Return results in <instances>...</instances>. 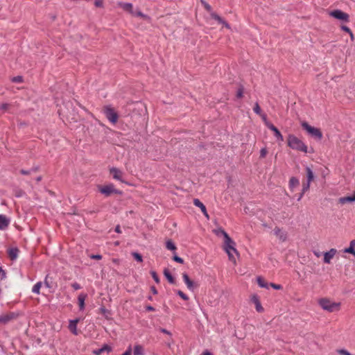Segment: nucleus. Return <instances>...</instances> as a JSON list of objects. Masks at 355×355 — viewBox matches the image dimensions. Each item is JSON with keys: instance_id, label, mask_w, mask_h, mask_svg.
<instances>
[{"instance_id": "1a4fd4ad", "label": "nucleus", "mask_w": 355, "mask_h": 355, "mask_svg": "<svg viewBox=\"0 0 355 355\" xmlns=\"http://www.w3.org/2000/svg\"><path fill=\"white\" fill-rule=\"evenodd\" d=\"M337 253V250L335 248H331L329 251L325 252L323 254L324 258L323 261L325 263H331L332 259L335 257Z\"/></svg>"}, {"instance_id": "5701e85b", "label": "nucleus", "mask_w": 355, "mask_h": 355, "mask_svg": "<svg viewBox=\"0 0 355 355\" xmlns=\"http://www.w3.org/2000/svg\"><path fill=\"white\" fill-rule=\"evenodd\" d=\"M193 204L195 206L199 207L202 212H205V210H207L205 206L198 198L193 200Z\"/></svg>"}, {"instance_id": "4468645a", "label": "nucleus", "mask_w": 355, "mask_h": 355, "mask_svg": "<svg viewBox=\"0 0 355 355\" xmlns=\"http://www.w3.org/2000/svg\"><path fill=\"white\" fill-rule=\"evenodd\" d=\"M182 278L184 279V283L186 284L187 288L190 291H193L195 288V284L193 281H191L187 273L182 274Z\"/></svg>"}, {"instance_id": "393cba45", "label": "nucleus", "mask_w": 355, "mask_h": 355, "mask_svg": "<svg viewBox=\"0 0 355 355\" xmlns=\"http://www.w3.org/2000/svg\"><path fill=\"white\" fill-rule=\"evenodd\" d=\"M306 175H307V182H311L314 179V175L312 170L309 167L306 168Z\"/></svg>"}, {"instance_id": "c9c22d12", "label": "nucleus", "mask_w": 355, "mask_h": 355, "mask_svg": "<svg viewBox=\"0 0 355 355\" xmlns=\"http://www.w3.org/2000/svg\"><path fill=\"white\" fill-rule=\"evenodd\" d=\"M268 154V150L266 147L262 148L260 150V157L261 158H265Z\"/></svg>"}, {"instance_id": "0e129e2a", "label": "nucleus", "mask_w": 355, "mask_h": 355, "mask_svg": "<svg viewBox=\"0 0 355 355\" xmlns=\"http://www.w3.org/2000/svg\"><path fill=\"white\" fill-rule=\"evenodd\" d=\"M115 231L117 232V233H121V229H120V227L119 226H116V229H115Z\"/></svg>"}, {"instance_id": "c756f323", "label": "nucleus", "mask_w": 355, "mask_h": 355, "mask_svg": "<svg viewBox=\"0 0 355 355\" xmlns=\"http://www.w3.org/2000/svg\"><path fill=\"white\" fill-rule=\"evenodd\" d=\"M18 250L16 248H12L9 250V255L12 259H15L17 257Z\"/></svg>"}, {"instance_id": "680f3d73", "label": "nucleus", "mask_w": 355, "mask_h": 355, "mask_svg": "<svg viewBox=\"0 0 355 355\" xmlns=\"http://www.w3.org/2000/svg\"><path fill=\"white\" fill-rule=\"evenodd\" d=\"M202 214H204V216L207 218L209 219V216L207 211V210H205V212H202Z\"/></svg>"}, {"instance_id": "c85d7f7f", "label": "nucleus", "mask_w": 355, "mask_h": 355, "mask_svg": "<svg viewBox=\"0 0 355 355\" xmlns=\"http://www.w3.org/2000/svg\"><path fill=\"white\" fill-rule=\"evenodd\" d=\"M274 231H275V235L279 236L280 239H282V241L285 240L286 236L284 234V233L282 232V230L279 228H275Z\"/></svg>"}, {"instance_id": "f03ea898", "label": "nucleus", "mask_w": 355, "mask_h": 355, "mask_svg": "<svg viewBox=\"0 0 355 355\" xmlns=\"http://www.w3.org/2000/svg\"><path fill=\"white\" fill-rule=\"evenodd\" d=\"M318 303L322 310L329 313L337 312L341 309V302L333 301L327 297L319 299Z\"/></svg>"}, {"instance_id": "6ab92c4d", "label": "nucleus", "mask_w": 355, "mask_h": 355, "mask_svg": "<svg viewBox=\"0 0 355 355\" xmlns=\"http://www.w3.org/2000/svg\"><path fill=\"white\" fill-rule=\"evenodd\" d=\"M300 184L299 180L295 177L290 179L289 187L291 190H293L295 187H297Z\"/></svg>"}, {"instance_id": "338daca9", "label": "nucleus", "mask_w": 355, "mask_h": 355, "mask_svg": "<svg viewBox=\"0 0 355 355\" xmlns=\"http://www.w3.org/2000/svg\"><path fill=\"white\" fill-rule=\"evenodd\" d=\"M202 355H211V354L209 352H205Z\"/></svg>"}, {"instance_id": "a211bd4d", "label": "nucleus", "mask_w": 355, "mask_h": 355, "mask_svg": "<svg viewBox=\"0 0 355 355\" xmlns=\"http://www.w3.org/2000/svg\"><path fill=\"white\" fill-rule=\"evenodd\" d=\"M355 240H352L349 243V246L344 250V252L349 253L355 256Z\"/></svg>"}, {"instance_id": "a878e982", "label": "nucleus", "mask_w": 355, "mask_h": 355, "mask_svg": "<svg viewBox=\"0 0 355 355\" xmlns=\"http://www.w3.org/2000/svg\"><path fill=\"white\" fill-rule=\"evenodd\" d=\"M144 354V349L141 345H135L134 347V355H142Z\"/></svg>"}, {"instance_id": "473e14b6", "label": "nucleus", "mask_w": 355, "mask_h": 355, "mask_svg": "<svg viewBox=\"0 0 355 355\" xmlns=\"http://www.w3.org/2000/svg\"><path fill=\"white\" fill-rule=\"evenodd\" d=\"M259 116L261 117V119H262V120L263 121V122H264L265 125H266L268 128V125H271V124H272L271 123H270V122L268 121V119H267V116H266V115L265 114L261 113Z\"/></svg>"}, {"instance_id": "7ed1b4c3", "label": "nucleus", "mask_w": 355, "mask_h": 355, "mask_svg": "<svg viewBox=\"0 0 355 355\" xmlns=\"http://www.w3.org/2000/svg\"><path fill=\"white\" fill-rule=\"evenodd\" d=\"M288 146L295 150L307 153L306 145L294 135H289L287 138Z\"/></svg>"}, {"instance_id": "aec40b11", "label": "nucleus", "mask_w": 355, "mask_h": 355, "mask_svg": "<svg viewBox=\"0 0 355 355\" xmlns=\"http://www.w3.org/2000/svg\"><path fill=\"white\" fill-rule=\"evenodd\" d=\"M12 318V315L3 314L0 315V323L6 324Z\"/></svg>"}, {"instance_id": "ea45409f", "label": "nucleus", "mask_w": 355, "mask_h": 355, "mask_svg": "<svg viewBox=\"0 0 355 355\" xmlns=\"http://www.w3.org/2000/svg\"><path fill=\"white\" fill-rule=\"evenodd\" d=\"M94 5L96 7L101 8L103 6V0H95Z\"/></svg>"}, {"instance_id": "864d4df0", "label": "nucleus", "mask_w": 355, "mask_h": 355, "mask_svg": "<svg viewBox=\"0 0 355 355\" xmlns=\"http://www.w3.org/2000/svg\"><path fill=\"white\" fill-rule=\"evenodd\" d=\"M131 347H130L122 355H131Z\"/></svg>"}, {"instance_id": "f3484780", "label": "nucleus", "mask_w": 355, "mask_h": 355, "mask_svg": "<svg viewBox=\"0 0 355 355\" xmlns=\"http://www.w3.org/2000/svg\"><path fill=\"white\" fill-rule=\"evenodd\" d=\"M86 298L87 294L85 293H80L78 297V303L80 311H83L85 309V301Z\"/></svg>"}, {"instance_id": "b1692460", "label": "nucleus", "mask_w": 355, "mask_h": 355, "mask_svg": "<svg viewBox=\"0 0 355 355\" xmlns=\"http://www.w3.org/2000/svg\"><path fill=\"white\" fill-rule=\"evenodd\" d=\"M213 232L218 236H223V239L225 238L226 235H228L227 233L220 227L214 230Z\"/></svg>"}, {"instance_id": "dca6fc26", "label": "nucleus", "mask_w": 355, "mask_h": 355, "mask_svg": "<svg viewBox=\"0 0 355 355\" xmlns=\"http://www.w3.org/2000/svg\"><path fill=\"white\" fill-rule=\"evenodd\" d=\"M268 128L274 132L275 137L279 141H282L284 140V137H283L282 135L273 124H271L270 125H268Z\"/></svg>"}, {"instance_id": "3c124183", "label": "nucleus", "mask_w": 355, "mask_h": 355, "mask_svg": "<svg viewBox=\"0 0 355 355\" xmlns=\"http://www.w3.org/2000/svg\"><path fill=\"white\" fill-rule=\"evenodd\" d=\"M338 352L341 355H346L348 351H347L346 349H339Z\"/></svg>"}, {"instance_id": "2f4dec72", "label": "nucleus", "mask_w": 355, "mask_h": 355, "mask_svg": "<svg viewBox=\"0 0 355 355\" xmlns=\"http://www.w3.org/2000/svg\"><path fill=\"white\" fill-rule=\"evenodd\" d=\"M133 15V16L141 17H142V18H144V19H149V17H148L147 15H146L143 14V13H142L141 11H139V10L135 11V14H134V15Z\"/></svg>"}, {"instance_id": "5fc2aeb1", "label": "nucleus", "mask_w": 355, "mask_h": 355, "mask_svg": "<svg viewBox=\"0 0 355 355\" xmlns=\"http://www.w3.org/2000/svg\"><path fill=\"white\" fill-rule=\"evenodd\" d=\"M160 331L164 334L171 336V333L165 329H161Z\"/></svg>"}, {"instance_id": "bf43d9fd", "label": "nucleus", "mask_w": 355, "mask_h": 355, "mask_svg": "<svg viewBox=\"0 0 355 355\" xmlns=\"http://www.w3.org/2000/svg\"><path fill=\"white\" fill-rule=\"evenodd\" d=\"M8 107V104H3V105H1V108L2 110H6V109H7Z\"/></svg>"}, {"instance_id": "e2e57ef3", "label": "nucleus", "mask_w": 355, "mask_h": 355, "mask_svg": "<svg viewBox=\"0 0 355 355\" xmlns=\"http://www.w3.org/2000/svg\"><path fill=\"white\" fill-rule=\"evenodd\" d=\"M146 310H148V311H154L155 309H154V308H153V306H148L146 307Z\"/></svg>"}, {"instance_id": "4c0bfd02", "label": "nucleus", "mask_w": 355, "mask_h": 355, "mask_svg": "<svg viewBox=\"0 0 355 355\" xmlns=\"http://www.w3.org/2000/svg\"><path fill=\"white\" fill-rule=\"evenodd\" d=\"M134 258L139 262H142L143 259L142 257L137 252H132V253Z\"/></svg>"}, {"instance_id": "37998d69", "label": "nucleus", "mask_w": 355, "mask_h": 355, "mask_svg": "<svg viewBox=\"0 0 355 355\" xmlns=\"http://www.w3.org/2000/svg\"><path fill=\"white\" fill-rule=\"evenodd\" d=\"M270 286L272 288H273L274 289H276V290H280V289H282V288L281 285H279V284H273V283H271V284H270Z\"/></svg>"}, {"instance_id": "e433bc0d", "label": "nucleus", "mask_w": 355, "mask_h": 355, "mask_svg": "<svg viewBox=\"0 0 355 355\" xmlns=\"http://www.w3.org/2000/svg\"><path fill=\"white\" fill-rule=\"evenodd\" d=\"M211 16L213 19H214L215 20H216L218 23L220 24V22L223 21V19L218 16L217 14L214 13V12H211Z\"/></svg>"}, {"instance_id": "c03bdc74", "label": "nucleus", "mask_w": 355, "mask_h": 355, "mask_svg": "<svg viewBox=\"0 0 355 355\" xmlns=\"http://www.w3.org/2000/svg\"><path fill=\"white\" fill-rule=\"evenodd\" d=\"M12 81L15 83H21L22 81L21 76H16L12 78Z\"/></svg>"}, {"instance_id": "7c9ffc66", "label": "nucleus", "mask_w": 355, "mask_h": 355, "mask_svg": "<svg viewBox=\"0 0 355 355\" xmlns=\"http://www.w3.org/2000/svg\"><path fill=\"white\" fill-rule=\"evenodd\" d=\"M41 286H42V282H37L36 283L34 286L33 287V289H32V291L34 293H36V294H39L40 293V290L41 288Z\"/></svg>"}, {"instance_id": "20e7f679", "label": "nucleus", "mask_w": 355, "mask_h": 355, "mask_svg": "<svg viewBox=\"0 0 355 355\" xmlns=\"http://www.w3.org/2000/svg\"><path fill=\"white\" fill-rule=\"evenodd\" d=\"M302 128L306 130V131L312 137L318 139H321L322 137V134L321 132V131L320 130V129L317 128H314L311 125H310L308 123L306 122H302L301 123Z\"/></svg>"}, {"instance_id": "bb28decb", "label": "nucleus", "mask_w": 355, "mask_h": 355, "mask_svg": "<svg viewBox=\"0 0 355 355\" xmlns=\"http://www.w3.org/2000/svg\"><path fill=\"white\" fill-rule=\"evenodd\" d=\"M166 247L169 250H171V251H175L176 250V246L173 243V241L171 240H168L166 242Z\"/></svg>"}, {"instance_id": "6e6d98bb", "label": "nucleus", "mask_w": 355, "mask_h": 355, "mask_svg": "<svg viewBox=\"0 0 355 355\" xmlns=\"http://www.w3.org/2000/svg\"><path fill=\"white\" fill-rule=\"evenodd\" d=\"M0 277L1 278H5L6 277V273L5 272L1 269V268H0Z\"/></svg>"}, {"instance_id": "4be33fe9", "label": "nucleus", "mask_w": 355, "mask_h": 355, "mask_svg": "<svg viewBox=\"0 0 355 355\" xmlns=\"http://www.w3.org/2000/svg\"><path fill=\"white\" fill-rule=\"evenodd\" d=\"M111 350H112V348L110 347H109L108 345H104L101 349L94 350V354H95L96 355H99L101 353H103V352H105V351L110 352Z\"/></svg>"}, {"instance_id": "603ef678", "label": "nucleus", "mask_w": 355, "mask_h": 355, "mask_svg": "<svg viewBox=\"0 0 355 355\" xmlns=\"http://www.w3.org/2000/svg\"><path fill=\"white\" fill-rule=\"evenodd\" d=\"M221 24H223L225 28H230V26L228 23H227L223 19V21L220 22Z\"/></svg>"}, {"instance_id": "a18cd8bd", "label": "nucleus", "mask_w": 355, "mask_h": 355, "mask_svg": "<svg viewBox=\"0 0 355 355\" xmlns=\"http://www.w3.org/2000/svg\"><path fill=\"white\" fill-rule=\"evenodd\" d=\"M90 258L92 259H98L100 260L102 259V256L100 254H92L90 256Z\"/></svg>"}, {"instance_id": "052dcab7", "label": "nucleus", "mask_w": 355, "mask_h": 355, "mask_svg": "<svg viewBox=\"0 0 355 355\" xmlns=\"http://www.w3.org/2000/svg\"><path fill=\"white\" fill-rule=\"evenodd\" d=\"M349 34L351 40L353 41L354 40V36L353 33L351 31Z\"/></svg>"}, {"instance_id": "f704fd0d", "label": "nucleus", "mask_w": 355, "mask_h": 355, "mask_svg": "<svg viewBox=\"0 0 355 355\" xmlns=\"http://www.w3.org/2000/svg\"><path fill=\"white\" fill-rule=\"evenodd\" d=\"M176 293L184 300H188L189 297L188 296L184 294L182 291L178 290L176 291Z\"/></svg>"}, {"instance_id": "423d86ee", "label": "nucleus", "mask_w": 355, "mask_h": 355, "mask_svg": "<svg viewBox=\"0 0 355 355\" xmlns=\"http://www.w3.org/2000/svg\"><path fill=\"white\" fill-rule=\"evenodd\" d=\"M329 15L331 17H332L338 20L342 21L343 22L347 23L349 21V15L347 13H346L340 10H332V11L329 12Z\"/></svg>"}, {"instance_id": "4d7b16f0", "label": "nucleus", "mask_w": 355, "mask_h": 355, "mask_svg": "<svg viewBox=\"0 0 355 355\" xmlns=\"http://www.w3.org/2000/svg\"><path fill=\"white\" fill-rule=\"evenodd\" d=\"M313 254H314V255H315L316 257H320L321 256V254H322V253H321L320 252H319V251H316V250H315V251H313Z\"/></svg>"}, {"instance_id": "9b49d317", "label": "nucleus", "mask_w": 355, "mask_h": 355, "mask_svg": "<svg viewBox=\"0 0 355 355\" xmlns=\"http://www.w3.org/2000/svg\"><path fill=\"white\" fill-rule=\"evenodd\" d=\"M117 5L119 7L121 8L124 11L129 12L131 15L135 14V11L133 10V5L131 3H125V2H118Z\"/></svg>"}, {"instance_id": "79ce46f5", "label": "nucleus", "mask_w": 355, "mask_h": 355, "mask_svg": "<svg viewBox=\"0 0 355 355\" xmlns=\"http://www.w3.org/2000/svg\"><path fill=\"white\" fill-rule=\"evenodd\" d=\"M173 260L180 263H183L184 262L183 259L181 257L176 255L173 257Z\"/></svg>"}, {"instance_id": "f8f14e48", "label": "nucleus", "mask_w": 355, "mask_h": 355, "mask_svg": "<svg viewBox=\"0 0 355 355\" xmlns=\"http://www.w3.org/2000/svg\"><path fill=\"white\" fill-rule=\"evenodd\" d=\"M10 219L5 215L0 214V230H6L10 225Z\"/></svg>"}, {"instance_id": "49530a36", "label": "nucleus", "mask_w": 355, "mask_h": 355, "mask_svg": "<svg viewBox=\"0 0 355 355\" xmlns=\"http://www.w3.org/2000/svg\"><path fill=\"white\" fill-rule=\"evenodd\" d=\"M100 310L102 314H103L106 317L107 316V313H109V311L105 308H101Z\"/></svg>"}, {"instance_id": "72a5a7b5", "label": "nucleus", "mask_w": 355, "mask_h": 355, "mask_svg": "<svg viewBox=\"0 0 355 355\" xmlns=\"http://www.w3.org/2000/svg\"><path fill=\"white\" fill-rule=\"evenodd\" d=\"M253 110H254V112L256 114H259V115H260V114L262 113V112H261V108H260L259 105V103H256L254 104V106Z\"/></svg>"}, {"instance_id": "58836bf2", "label": "nucleus", "mask_w": 355, "mask_h": 355, "mask_svg": "<svg viewBox=\"0 0 355 355\" xmlns=\"http://www.w3.org/2000/svg\"><path fill=\"white\" fill-rule=\"evenodd\" d=\"M150 274L152 275V277L153 278V279L157 282V283H159V279L157 275V273L155 272V271H151L150 272Z\"/></svg>"}, {"instance_id": "13d9d810", "label": "nucleus", "mask_w": 355, "mask_h": 355, "mask_svg": "<svg viewBox=\"0 0 355 355\" xmlns=\"http://www.w3.org/2000/svg\"><path fill=\"white\" fill-rule=\"evenodd\" d=\"M205 8L208 10V11H211V6L207 4V3H205Z\"/></svg>"}, {"instance_id": "2eb2a0df", "label": "nucleus", "mask_w": 355, "mask_h": 355, "mask_svg": "<svg viewBox=\"0 0 355 355\" xmlns=\"http://www.w3.org/2000/svg\"><path fill=\"white\" fill-rule=\"evenodd\" d=\"M338 201L342 205L355 202V192L352 196L342 197L339 198Z\"/></svg>"}, {"instance_id": "cd10ccee", "label": "nucleus", "mask_w": 355, "mask_h": 355, "mask_svg": "<svg viewBox=\"0 0 355 355\" xmlns=\"http://www.w3.org/2000/svg\"><path fill=\"white\" fill-rule=\"evenodd\" d=\"M164 275L171 284H173L175 282L174 278L168 270H164Z\"/></svg>"}, {"instance_id": "774afa93", "label": "nucleus", "mask_w": 355, "mask_h": 355, "mask_svg": "<svg viewBox=\"0 0 355 355\" xmlns=\"http://www.w3.org/2000/svg\"><path fill=\"white\" fill-rule=\"evenodd\" d=\"M152 291L154 294H157V290L155 288H153Z\"/></svg>"}, {"instance_id": "6e6552de", "label": "nucleus", "mask_w": 355, "mask_h": 355, "mask_svg": "<svg viewBox=\"0 0 355 355\" xmlns=\"http://www.w3.org/2000/svg\"><path fill=\"white\" fill-rule=\"evenodd\" d=\"M110 173L112 175L113 179L127 184V182L123 178L124 173L120 169L116 167H112L110 168Z\"/></svg>"}, {"instance_id": "a19ab883", "label": "nucleus", "mask_w": 355, "mask_h": 355, "mask_svg": "<svg viewBox=\"0 0 355 355\" xmlns=\"http://www.w3.org/2000/svg\"><path fill=\"white\" fill-rule=\"evenodd\" d=\"M310 182H306L303 184L302 191L303 193H305L309 189L310 187Z\"/></svg>"}, {"instance_id": "8fccbe9b", "label": "nucleus", "mask_w": 355, "mask_h": 355, "mask_svg": "<svg viewBox=\"0 0 355 355\" xmlns=\"http://www.w3.org/2000/svg\"><path fill=\"white\" fill-rule=\"evenodd\" d=\"M243 89H239L237 91L236 96H237L238 98H241L243 96Z\"/></svg>"}, {"instance_id": "ddd939ff", "label": "nucleus", "mask_w": 355, "mask_h": 355, "mask_svg": "<svg viewBox=\"0 0 355 355\" xmlns=\"http://www.w3.org/2000/svg\"><path fill=\"white\" fill-rule=\"evenodd\" d=\"M79 321H80L79 319H75V320H69V329L74 335H78V329H77V324H78Z\"/></svg>"}, {"instance_id": "f257e3e1", "label": "nucleus", "mask_w": 355, "mask_h": 355, "mask_svg": "<svg viewBox=\"0 0 355 355\" xmlns=\"http://www.w3.org/2000/svg\"><path fill=\"white\" fill-rule=\"evenodd\" d=\"M223 249L228 255L229 260L233 263L234 265L236 264V259L239 257V253L236 249L235 242L226 235L223 239Z\"/></svg>"}, {"instance_id": "de8ad7c7", "label": "nucleus", "mask_w": 355, "mask_h": 355, "mask_svg": "<svg viewBox=\"0 0 355 355\" xmlns=\"http://www.w3.org/2000/svg\"><path fill=\"white\" fill-rule=\"evenodd\" d=\"M71 286L75 289V290H79L80 289L81 286H80V284H78V283H73L71 284Z\"/></svg>"}, {"instance_id": "0eeeda50", "label": "nucleus", "mask_w": 355, "mask_h": 355, "mask_svg": "<svg viewBox=\"0 0 355 355\" xmlns=\"http://www.w3.org/2000/svg\"><path fill=\"white\" fill-rule=\"evenodd\" d=\"M100 192L105 196H110L112 193L121 194V191L116 189L113 184H108L104 186L98 187Z\"/></svg>"}, {"instance_id": "9d476101", "label": "nucleus", "mask_w": 355, "mask_h": 355, "mask_svg": "<svg viewBox=\"0 0 355 355\" xmlns=\"http://www.w3.org/2000/svg\"><path fill=\"white\" fill-rule=\"evenodd\" d=\"M251 302L254 304L256 311L259 313L263 312L264 309L263 306H261V302L259 300V298L258 295H253L250 297Z\"/></svg>"}, {"instance_id": "412c9836", "label": "nucleus", "mask_w": 355, "mask_h": 355, "mask_svg": "<svg viewBox=\"0 0 355 355\" xmlns=\"http://www.w3.org/2000/svg\"><path fill=\"white\" fill-rule=\"evenodd\" d=\"M257 281L261 288H268V284L261 277H258Z\"/></svg>"}, {"instance_id": "69168bd1", "label": "nucleus", "mask_w": 355, "mask_h": 355, "mask_svg": "<svg viewBox=\"0 0 355 355\" xmlns=\"http://www.w3.org/2000/svg\"><path fill=\"white\" fill-rule=\"evenodd\" d=\"M21 173L22 174H24V175H27V174L28 173V171H24V170H21Z\"/></svg>"}, {"instance_id": "39448f33", "label": "nucleus", "mask_w": 355, "mask_h": 355, "mask_svg": "<svg viewBox=\"0 0 355 355\" xmlns=\"http://www.w3.org/2000/svg\"><path fill=\"white\" fill-rule=\"evenodd\" d=\"M103 113L106 118L112 124L116 123L119 118L117 112L111 106H105L103 108Z\"/></svg>"}, {"instance_id": "09e8293b", "label": "nucleus", "mask_w": 355, "mask_h": 355, "mask_svg": "<svg viewBox=\"0 0 355 355\" xmlns=\"http://www.w3.org/2000/svg\"><path fill=\"white\" fill-rule=\"evenodd\" d=\"M341 29L347 33H349L352 31L346 26H341Z\"/></svg>"}]
</instances>
